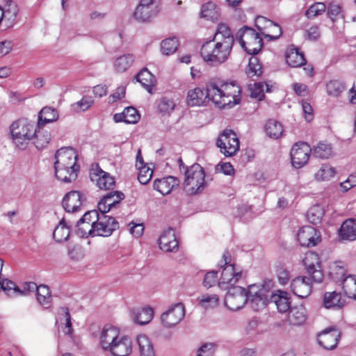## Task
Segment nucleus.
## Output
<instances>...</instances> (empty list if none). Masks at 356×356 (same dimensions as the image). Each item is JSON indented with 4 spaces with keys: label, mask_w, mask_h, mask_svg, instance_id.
<instances>
[{
    "label": "nucleus",
    "mask_w": 356,
    "mask_h": 356,
    "mask_svg": "<svg viewBox=\"0 0 356 356\" xmlns=\"http://www.w3.org/2000/svg\"><path fill=\"white\" fill-rule=\"evenodd\" d=\"M211 101L220 108H231L241 102V88L234 82L220 86L214 82L207 83L206 90L195 88L187 92L186 103L190 106L206 105Z\"/></svg>",
    "instance_id": "nucleus-1"
},
{
    "label": "nucleus",
    "mask_w": 356,
    "mask_h": 356,
    "mask_svg": "<svg viewBox=\"0 0 356 356\" xmlns=\"http://www.w3.org/2000/svg\"><path fill=\"white\" fill-rule=\"evenodd\" d=\"M234 38L229 26L220 24L212 40L201 47V56L209 65L217 67L225 63L231 54Z\"/></svg>",
    "instance_id": "nucleus-2"
},
{
    "label": "nucleus",
    "mask_w": 356,
    "mask_h": 356,
    "mask_svg": "<svg viewBox=\"0 0 356 356\" xmlns=\"http://www.w3.org/2000/svg\"><path fill=\"white\" fill-rule=\"evenodd\" d=\"M273 283L271 280L264 281L263 284L249 286V294L252 300V308L259 311L264 308L268 303H274L281 313L287 312L290 308V302L287 293L282 291H272Z\"/></svg>",
    "instance_id": "nucleus-3"
},
{
    "label": "nucleus",
    "mask_w": 356,
    "mask_h": 356,
    "mask_svg": "<svg viewBox=\"0 0 356 356\" xmlns=\"http://www.w3.org/2000/svg\"><path fill=\"white\" fill-rule=\"evenodd\" d=\"M78 154L74 149L64 147L58 149L55 154V176L63 182L70 183L74 181L80 169L77 163Z\"/></svg>",
    "instance_id": "nucleus-4"
},
{
    "label": "nucleus",
    "mask_w": 356,
    "mask_h": 356,
    "mask_svg": "<svg viewBox=\"0 0 356 356\" xmlns=\"http://www.w3.org/2000/svg\"><path fill=\"white\" fill-rule=\"evenodd\" d=\"M9 134L15 147L24 149L35 134V124L26 118L14 121L9 127Z\"/></svg>",
    "instance_id": "nucleus-5"
},
{
    "label": "nucleus",
    "mask_w": 356,
    "mask_h": 356,
    "mask_svg": "<svg viewBox=\"0 0 356 356\" xmlns=\"http://www.w3.org/2000/svg\"><path fill=\"white\" fill-rule=\"evenodd\" d=\"M184 175V187L188 195H193L203 191L207 184L204 171L200 164L194 163L186 168Z\"/></svg>",
    "instance_id": "nucleus-6"
},
{
    "label": "nucleus",
    "mask_w": 356,
    "mask_h": 356,
    "mask_svg": "<svg viewBox=\"0 0 356 356\" xmlns=\"http://www.w3.org/2000/svg\"><path fill=\"white\" fill-rule=\"evenodd\" d=\"M222 259L225 266L222 270L218 286L221 289L227 290L236 286L235 284L243 277V271L239 266L229 264L232 259L229 252L225 251L223 253Z\"/></svg>",
    "instance_id": "nucleus-7"
},
{
    "label": "nucleus",
    "mask_w": 356,
    "mask_h": 356,
    "mask_svg": "<svg viewBox=\"0 0 356 356\" xmlns=\"http://www.w3.org/2000/svg\"><path fill=\"white\" fill-rule=\"evenodd\" d=\"M236 37L241 47L249 54H257L263 47V40L254 29L244 26L237 32Z\"/></svg>",
    "instance_id": "nucleus-8"
},
{
    "label": "nucleus",
    "mask_w": 356,
    "mask_h": 356,
    "mask_svg": "<svg viewBox=\"0 0 356 356\" xmlns=\"http://www.w3.org/2000/svg\"><path fill=\"white\" fill-rule=\"evenodd\" d=\"M225 297V305L232 311L241 309L249 300L252 305L251 297L249 294V288L246 291L241 286H234L227 289Z\"/></svg>",
    "instance_id": "nucleus-9"
},
{
    "label": "nucleus",
    "mask_w": 356,
    "mask_h": 356,
    "mask_svg": "<svg viewBox=\"0 0 356 356\" xmlns=\"http://www.w3.org/2000/svg\"><path fill=\"white\" fill-rule=\"evenodd\" d=\"M216 145L225 156H231L239 149V140L232 130L225 129L218 136Z\"/></svg>",
    "instance_id": "nucleus-10"
},
{
    "label": "nucleus",
    "mask_w": 356,
    "mask_h": 356,
    "mask_svg": "<svg viewBox=\"0 0 356 356\" xmlns=\"http://www.w3.org/2000/svg\"><path fill=\"white\" fill-rule=\"evenodd\" d=\"M185 312V306L183 303H175L161 315V323L165 327H174L184 319Z\"/></svg>",
    "instance_id": "nucleus-11"
},
{
    "label": "nucleus",
    "mask_w": 356,
    "mask_h": 356,
    "mask_svg": "<svg viewBox=\"0 0 356 356\" xmlns=\"http://www.w3.org/2000/svg\"><path fill=\"white\" fill-rule=\"evenodd\" d=\"M302 261L307 274L312 278L313 282L316 283L322 282L324 275L318 254L313 252H309L305 254Z\"/></svg>",
    "instance_id": "nucleus-12"
},
{
    "label": "nucleus",
    "mask_w": 356,
    "mask_h": 356,
    "mask_svg": "<svg viewBox=\"0 0 356 356\" xmlns=\"http://www.w3.org/2000/svg\"><path fill=\"white\" fill-rule=\"evenodd\" d=\"M95 236L107 237L112 234L113 231L118 229V222L113 217L106 215V213L99 214L96 223L93 225Z\"/></svg>",
    "instance_id": "nucleus-13"
},
{
    "label": "nucleus",
    "mask_w": 356,
    "mask_h": 356,
    "mask_svg": "<svg viewBox=\"0 0 356 356\" xmlns=\"http://www.w3.org/2000/svg\"><path fill=\"white\" fill-rule=\"evenodd\" d=\"M311 151V147L307 143H296L291 150L292 165L296 168L305 165L309 160Z\"/></svg>",
    "instance_id": "nucleus-14"
},
{
    "label": "nucleus",
    "mask_w": 356,
    "mask_h": 356,
    "mask_svg": "<svg viewBox=\"0 0 356 356\" xmlns=\"http://www.w3.org/2000/svg\"><path fill=\"white\" fill-rule=\"evenodd\" d=\"M90 179L102 190H111L115 186L114 177L102 170L97 165L92 168L90 174Z\"/></svg>",
    "instance_id": "nucleus-15"
},
{
    "label": "nucleus",
    "mask_w": 356,
    "mask_h": 356,
    "mask_svg": "<svg viewBox=\"0 0 356 356\" xmlns=\"http://www.w3.org/2000/svg\"><path fill=\"white\" fill-rule=\"evenodd\" d=\"M312 278L309 275L297 277L291 283V291L299 298H307L312 293Z\"/></svg>",
    "instance_id": "nucleus-16"
},
{
    "label": "nucleus",
    "mask_w": 356,
    "mask_h": 356,
    "mask_svg": "<svg viewBox=\"0 0 356 356\" xmlns=\"http://www.w3.org/2000/svg\"><path fill=\"white\" fill-rule=\"evenodd\" d=\"M158 13L155 0H141L136 8L134 16L139 21L146 22L156 15Z\"/></svg>",
    "instance_id": "nucleus-17"
},
{
    "label": "nucleus",
    "mask_w": 356,
    "mask_h": 356,
    "mask_svg": "<svg viewBox=\"0 0 356 356\" xmlns=\"http://www.w3.org/2000/svg\"><path fill=\"white\" fill-rule=\"evenodd\" d=\"M111 353L113 356H128L132 352V342L127 335H115Z\"/></svg>",
    "instance_id": "nucleus-18"
},
{
    "label": "nucleus",
    "mask_w": 356,
    "mask_h": 356,
    "mask_svg": "<svg viewBox=\"0 0 356 356\" xmlns=\"http://www.w3.org/2000/svg\"><path fill=\"white\" fill-rule=\"evenodd\" d=\"M124 197L125 195L120 191L109 192L104 195L99 202L98 209L101 213H107L112 209L116 208Z\"/></svg>",
    "instance_id": "nucleus-19"
},
{
    "label": "nucleus",
    "mask_w": 356,
    "mask_h": 356,
    "mask_svg": "<svg viewBox=\"0 0 356 356\" xmlns=\"http://www.w3.org/2000/svg\"><path fill=\"white\" fill-rule=\"evenodd\" d=\"M298 240L302 246H314L320 241V234L312 226L301 227L297 234Z\"/></svg>",
    "instance_id": "nucleus-20"
},
{
    "label": "nucleus",
    "mask_w": 356,
    "mask_h": 356,
    "mask_svg": "<svg viewBox=\"0 0 356 356\" xmlns=\"http://www.w3.org/2000/svg\"><path fill=\"white\" fill-rule=\"evenodd\" d=\"M83 202L82 195L79 191H72L65 195L63 200V207L67 212L78 211Z\"/></svg>",
    "instance_id": "nucleus-21"
},
{
    "label": "nucleus",
    "mask_w": 356,
    "mask_h": 356,
    "mask_svg": "<svg viewBox=\"0 0 356 356\" xmlns=\"http://www.w3.org/2000/svg\"><path fill=\"white\" fill-rule=\"evenodd\" d=\"M160 248L165 252H174L178 249V242L175 232L169 229L163 232L159 240Z\"/></svg>",
    "instance_id": "nucleus-22"
},
{
    "label": "nucleus",
    "mask_w": 356,
    "mask_h": 356,
    "mask_svg": "<svg viewBox=\"0 0 356 356\" xmlns=\"http://www.w3.org/2000/svg\"><path fill=\"white\" fill-rule=\"evenodd\" d=\"M179 181L176 177L169 176L156 179L153 186L155 190L165 195L169 194L175 187L179 186Z\"/></svg>",
    "instance_id": "nucleus-23"
},
{
    "label": "nucleus",
    "mask_w": 356,
    "mask_h": 356,
    "mask_svg": "<svg viewBox=\"0 0 356 356\" xmlns=\"http://www.w3.org/2000/svg\"><path fill=\"white\" fill-rule=\"evenodd\" d=\"M341 240L353 241L356 239V222L353 218L343 221L339 229Z\"/></svg>",
    "instance_id": "nucleus-24"
},
{
    "label": "nucleus",
    "mask_w": 356,
    "mask_h": 356,
    "mask_svg": "<svg viewBox=\"0 0 356 356\" xmlns=\"http://www.w3.org/2000/svg\"><path fill=\"white\" fill-rule=\"evenodd\" d=\"M134 60L135 57L131 54L118 56L113 61L114 70L118 73L124 72L133 65Z\"/></svg>",
    "instance_id": "nucleus-25"
},
{
    "label": "nucleus",
    "mask_w": 356,
    "mask_h": 356,
    "mask_svg": "<svg viewBox=\"0 0 356 356\" xmlns=\"http://www.w3.org/2000/svg\"><path fill=\"white\" fill-rule=\"evenodd\" d=\"M154 316V310L151 307H143L133 312L132 319L138 325L149 323Z\"/></svg>",
    "instance_id": "nucleus-26"
},
{
    "label": "nucleus",
    "mask_w": 356,
    "mask_h": 356,
    "mask_svg": "<svg viewBox=\"0 0 356 356\" xmlns=\"http://www.w3.org/2000/svg\"><path fill=\"white\" fill-rule=\"evenodd\" d=\"M344 300L339 292H326L323 297V305L325 308H341L344 305Z\"/></svg>",
    "instance_id": "nucleus-27"
},
{
    "label": "nucleus",
    "mask_w": 356,
    "mask_h": 356,
    "mask_svg": "<svg viewBox=\"0 0 356 356\" xmlns=\"http://www.w3.org/2000/svg\"><path fill=\"white\" fill-rule=\"evenodd\" d=\"M62 316L59 317L56 323L58 324V330L63 334H72L73 330L71 323V316L69 310L66 307L60 308Z\"/></svg>",
    "instance_id": "nucleus-28"
},
{
    "label": "nucleus",
    "mask_w": 356,
    "mask_h": 356,
    "mask_svg": "<svg viewBox=\"0 0 356 356\" xmlns=\"http://www.w3.org/2000/svg\"><path fill=\"white\" fill-rule=\"evenodd\" d=\"M137 81L149 92L152 93V87L154 86L155 79L154 75L147 68L142 69L135 76Z\"/></svg>",
    "instance_id": "nucleus-29"
},
{
    "label": "nucleus",
    "mask_w": 356,
    "mask_h": 356,
    "mask_svg": "<svg viewBox=\"0 0 356 356\" xmlns=\"http://www.w3.org/2000/svg\"><path fill=\"white\" fill-rule=\"evenodd\" d=\"M58 118V111L51 107H44L39 113L38 127H42L47 123L57 120Z\"/></svg>",
    "instance_id": "nucleus-30"
},
{
    "label": "nucleus",
    "mask_w": 356,
    "mask_h": 356,
    "mask_svg": "<svg viewBox=\"0 0 356 356\" xmlns=\"http://www.w3.org/2000/svg\"><path fill=\"white\" fill-rule=\"evenodd\" d=\"M34 144L37 149H42L47 147L51 140L50 133L43 129L41 127H35V134L33 136Z\"/></svg>",
    "instance_id": "nucleus-31"
},
{
    "label": "nucleus",
    "mask_w": 356,
    "mask_h": 356,
    "mask_svg": "<svg viewBox=\"0 0 356 356\" xmlns=\"http://www.w3.org/2000/svg\"><path fill=\"white\" fill-rule=\"evenodd\" d=\"M286 60L288 65L292 67H300L305 63L303 54L294 48L290 49L286 51Z\"/></svg>",
    "instance_id": "nucleus-32"
},
{
    "label": "nucleus",
    "mask_w": 356,
    "mask_h": 356,
    "mask_svg": "<svg viewBox=\"0 0 356 356\" xmlns=\"http://www.w3.org/2000/svg\"><path fill=\"white\" fill-rule=\"evenodd\" d=\"M137 342L139 346L140 356H154L153 344L147 335H138Z\"/></svg>",
    "instance_id": "nucleus-33"
},
{
    "label": "nucleus",
    "mask_w": 356,
    "mask_h": 356,
    "mask_svg": "<svg viewBox=\"0 0 356 356\" xmlns=\"http://www.w3.org/2000/svg\"><path fill=\"white\" fill-rule=\"evenodd\" d=\"M220 13L215 3L209 1L202 5L200 17L207 20L214 21L218 19Z\"/></svg>",
    "instance_id": "nucleus-34"
},
{
    "label": "nucleus",
    "mask_w": 356,
    "mask_h": 356,
    "mask_svg": "<svg viewBox=\"0 0 356 356\" xmlns=\"http://www.w3.org/2000/svg\"><path fill=\"white\" fill-rule=\"evenodd\" d=\"M346 270L341 261L334 263L330 266L329 276L335 282H341L345 279Z\"/></svg>",
    "instance_id": "nucleus-35"
},
{
    "label": "nucleus",
    "mask_w": 356,
    "mask_h": 356,
    "mask_svg": "<svg viewBox=\"0 0 356 356\" xmlns=\"http://www.w3.org/2000/svg\"><path fill=\"white\" fill-rule=\"evenodd\" d=\"M342 289L349 298L356 300V275H348L343 280Z\"/></svg>",
    "instance_id": "nucleus-36"
},
{
    "label": "nucleus",
    "mask_w": 356,
    "mask_h": 356,
    "mask_svg": "<svg viewBox=\"0 0 356 356\" xmlns=\"http://www.w3.org/2000/svg\"><path fill=\"white\" fill-rule=\"evenodd\" d=\"M265 131L270 138L277 139L282 135L283 127L280 122L270 119L266 124Z\"/></svg>",
    "instance_id": "nucleus-37"
},
{
    "label": "nucleus",
    "mask_w": 356,
    "mask_h": 356,
    "mask_svg": "<svg viewBox=\"0 0 356 356\" xmlns=\"http://www.w3.org/2000/svg\"><path fill=\"white\" fill-rule=\"evenodd\" d=\"M341 335H317L319 346L325 350L334 349L340 339Z\"/></svg>",
    "instance_id": "nucleus-38"
},
{
    "label": "nucleus",
    "mask_w": 356,
    "mask_h": 356,
    "mask_svg": "<svg viewBox=\"0 0 356 356\" xmlns=\"http://www.w3.org/2000/svg\"><path fill=\"white\" fill-rule=\"evenodd\" d=\"M70 228L64 220L56 227L53 233L54 239L58 243L66 241L70 236Z\"/></svg>",
    "instance_id": "nucleus-39"
},
{
    "label": "nucleus",
    "mask_w": 356,
    "mask_h": 356,
    "mask_svg": "<svg viewBox=\"0 0 356 356\" xmlns=\"http://www.w3.org/2000/svg\"><path fill=\"white\" fill-rule=\"evenodd\" d=\"M289 322L293 325H300L306 321L305 309L302 307H294L289 310Z\"/></svg>",
    "instance_id": "nucleus-40"
},
{
    "label": "nucleus",
    "mask_w": 356,
    "mask_h": 356,
    "mask_svg": "<svg viewBox=\"0 0 356 356\" xmlns=\"http://www.w3.org/2000/svg\"><path fill=\"white\" fill-rule=\"evenodd\" d=\"M199 305L204 309H213L219 304V298L216 294H203L198 297Z\"/></svg>",
    "instance_id": "nucleus-41"
},
{
    "label": "nucleus",
    "mask_w": 356,
    "mask_h": 356,
    "mask_svg": "<svg viewBox=\"0 0 356 356\" xmlns=\"http://www.w3.org/2000/svg\"><path fill=\"white\" fill-rule=\"evenodd\" d=\"M36 297L40 305L45 308L50 307L51 295L49 289L46 285H40L36 289Z\"/></svg>",
    "instance_id": "nucleus-42"
},
{
    "label": "nucleus",
    "mask_w": 356,
    "mask_h": 356,
    "mask_svg": "<svg viewBox=\"0 0 356 356\" xmlns=\"http://www.w3.org/2000/svg\"><path fill=\"white\" fill-rule=\"evenodd\" d=\"M268 40H274L278 39L282 35L281 27L273 22H268V26H265V30L261 33Z\"/></svg>",
    "instance_id": "nucleus-43"
},
{
    "label": "nucleus",
    "mask_w": 356,
    "mask_h": 356,
    "mask_svg": "<svg viewBox=\"0 0 356 356\" xmlns=\"http://www.w3.org/2000/svg\"><path fill=\"white\" fill-rule=\"evenodd\" d=\"M335 174V169L332 166L328 164H323L314 176L317 181H327L333 177Z\"/></svg>",
    "instance_id": "nucleus-44"
},
{
    "label": "nucleus",
    "mask_w": 356,
    "mask_h": 356,
    "mask_svg": "<svg viewBox=\"0 0 356 356\" xmlns=\"http://www.w3.org/2000/svg\"><path fill=\"white\" fill-rule=\"evenodd\" d=\"M94 226L89 224L88 222H84L79 220L76 225V233L81 238H86L88 236H95Z\"/></svg>",
    "instance_id": "nucleus-45"
},
{
    "label": "nucleus",
    "mask_w": 356,
    "mask_h": 356,
    "mask_svg": "<svg viewBox=\"0 0 356 356\" xmlns=\"http://www.w3.org/2000/svg\"><path fill=\"white\" fill-rule=\"evenodd\" d=\"M324 215V210L320 205L312 207L307 213V218L309 222L312 224L319 223Z\"/></svg>",
    "instance_id": "nucleus-46"
},
{
    "label": "nucleus",
    "mask_w": 356,
    "mask_h": 356,
    "mask_svg": "<svg viewBox=\"0 0 356 356\" xmlns=\"http://www.w3.org/2000/svg\"><path fill=\"white\" fill-rule=\"evenodd\" d=\"M0 289L3 290L10 296H18L21 293V289L15 284L14 282L8 279L0 280Z\"/></svg>",
    "instance_id": "nucleus-47"
},
{
    "label": "nucleus",
    "mask_w": 356,
    "mask_h": 356,
    "mask_svg": "<svg viewBox=\"0 0 356 356\" xmlns=\"http://www.w3.org/2000/svg\"><path fill=\"white\" fill-rule=\"evenodd\" d=\"M93 104L94 100L92 97L84 96L80 101L72 104L71 108L74 112L79 113L88 110Z\"/></svg>",
    "instance_id": "nucleus-48"
},
{
    "label": "nucleus",
    "mask_w": 356,
    "mask_h": 356,
    "mask_svg": "<svg viewBox=\"0 0 356 356\" xmlns=\"http://www.w3.org/2000/svg\"><path fill=\"white\" fill-rule=\"evenodd\" d=\"M178 46L179 42L176 38H167L162 41L161 49L162 53L168 56L175 53Z\"/></svg>",
    "instance_id": "nucleus-49"
},
{
    "label": "nucleus",
    "mask_w": 356,
    "mask_h": 356,
    "mask_svg": "<svg viewBox=\"0 0 356 356\" xmlns=\"http://www.w3.org/2000/svg\"><path fill=\"white\" fill-rule=\"evenodd\" d=\"M332 147L329 144L319 143L313 149L314 156L321 159H327L332 155Z\"/></svg>",
    "instance_id": "nucleus-50"
},
{
    "label": "nucleus",
    "mask_w": 356,
    "mask_h": 356,
    "mask_svg": "<svg viewBox=\"0 0 356 356\" xmlns=\"http://www.w3.org/2000/svg\"><path fill=\"white\" fill-rule=\"evenodd\" d=\"M344 90L343 83L337 80L330 81L326 85L327 93L334 97H339Z\"/></svg>",
    "instance_id": "nucleus-51"
},
{
    "label": "nucleus",
    "mask_w": 356,
    "mask_h": 356,
    "mask_svg": "<svg viewBox=\"0 0 356 356\" xmlns=\"http://www.w3.org/2000/svg\"><path fill=\"white\" fill-rule=\"evenodd\" d=\"M175 105L172 99L163 97L159 102L158 109L160 113L169 115L175 109Z\"/></svg>",
    "instance_id": "nucleus-52"
},
{
    "label": "nucleus",
    "mask_w": 356,
    "mask_h": 356,
    "mask_svg": "<svg viewBox=\"0 0 356 356\" xmlns=\"http://www.w3.org/2000/svg\"><path fill=\"white\" fill-rule=\"evenodd\" d=\"M248 76H259L262 74L261 65L259 63L257 58L252 57L249 60L248 69L246 71Z\"/></svg>",
    "instance_id": "nucleus-53"
},
{
    "label": "nucleus",
    "mask_w": 356,
    "mask_h": 356,
    "mask_svg": "<svg viewBox=\"0 0 356 356\" xmlns=\"http://www.w3.org/2000/svg\"><path fill=\"white\" fill-rule=\"evenodd\" d=\"M326 10V6L323 3H315L311 6L309 9L306 11V16L309 19L314 18L319 15H321Z\"/></svg>",
    "instance_id": "nucleus-54"
},
{
    "label": "nucleus",
    "mask_w": 356,
    "mask_h": 356,
    "mask_svg": "<svg viewBox=\"0 0 356 356\" xmlns=\"http://www.w3.org/2000/svg\"><path fill=\"white\" fill-rule=\"evenodd\" d=\"M138 170V181L143 185L147 184L152 177L153 170L150 168L146 166L139 167Z\"/></svg>",
    "instance_id": "nucleus-55"
},
{
    "label": "nucleus",
    "mask_w": 356,
    "mask_h": 356,
    "mask_svg": "<svg viewBox=\"0 0 356 356\" xmlns=\"http://www.w3.org/2000/svg\"><path fill=\"white\" fill-rule=\"evenodd\" d=\"M125 115V122L127 124H135L136 123L140 116L138 113L137 110L134 107H127L124 110Z\"/></svg>",
    "instance_id": "nucleus-56"
},
{
    "label": "nucleus",
    "mask_w": 356,
    "mask_h": 356,
    "mask_svg": "<svg viewBox=\"0 0 356 356\" xmlns=\"http://www.w3.org/2000/svg\"><path fill=\"white\" fill-rule=\"evenodd\" d=\"M215 347L216 346L213 343H203L199 348L196 356H213Z\"/></svg>",
    "instance_id": "nucleus-57"
},
{
    "label": "nucleus",
    "mask_w": 356,
    "mask_h": 356,
    "mask_svg": "<svg viewBox=\"0 0 356 356\" xmlns=\"http://www.w3.org/2000/svg\"><path fill=\"white\" fill-rule=\"evenodd\" d=\"M218 273L215 270L208 272L204 278L203 285L207 288H210L217 282Z\"/></svg>",
    "instance_id": "nucleus-58"
},
{
    "label": "nucleus",
    "mask_w": 356,
    "mask_h": 356,
    "mask_svg": "<svg viewBox=\"0 0 356 356\" xmlns=\"http://www.w3.org/2000/svg\"><path fill=\"white\" fill-rule=\"evenodd\" d=\"M264 88H266V90H268V85L264 84L262 83H255L254 88L251 91V97L254 98H257L259 100L262 99L264 97Z\"/></svg>",
    "instance_id": "nucleus-59"
},
{
    "label": "nucleus",
    "mask_w": 356,
    "mask_h": 356,
    "mask_svg": "<svg viewBox=\"0 0 356 356\" xmlns=\"http://www.w3.org/2000/svg\"><path fill=\"white\" fill-rule=\"evenodd\" d=\"M99 213L96 210L89 211L85 213L81 218L79 220L83 221L84 222H88L89 224L93 225L96 223L97 218L98 219Z\"/></svg>",
    "instance_id": "nucleus-60"
},
{
    "label": "nucleus",
    "mask_w": 356,
    "mask_h": 356,
    "mask_svg": "<svg viewBox=\"0 0 356 356\" xmlns=\"http://www.w3.org/2000/svg\"><path fill=\"white\" fill-rule=\"evenodd\" d=\"M113 341L114 337L112 335H101L99 343L102 349L111 352V346H113Z\"/></svg>",
    "instance_id": "nucleus-61"
},
{
    "label": "nucleus",
    "mask_w": 356,
    "mask_h": 356,
    "mask_svg": "<svg viewBox=\"0 0 356 356\" xmlns=\"http://www.w3.org/2000/svg\"><path fill=\"white\" fill-rule=\"evenodd\" d=\"M340 186L343 192H347L356 186V175H350L346 181L340 184Z\"/></svg>",
    "instance_id": "nucleus-62"
},
{
    "label": "nucleus",
    "mask_w": 356,
    "mask_h": 356,
    "mask_svg": "<svg viewBox=\"0 0 356 356\" xmlns=\"http://www.w3.org/2000/svg\"><path fill=\"white\" fill-rule=\"evenodd\" d=\"M125 95V88L123 86L118 87L115 92L109 96L108 102L112 104L118 100L121 99L124 97Z\"/></svg>",
    "instance_id": "nucleus-63"
},
{
    "label": "nucleus",
    "mask_w": 356,
    "mask_h": 356,
    "mask_svg": "<svg viewBox=\"0 0 356 356\" xmlns=\"http://www.w3.org/2000/svg\"><path fill=\"white\" fill-rule=\"evenodd\" d=\"M217 171L222 172L226 175H232L234 172L233 166L229 163H219L216 168Z\"/></svg>",
    "instance_id": "nucleus-64"
}]
</instances>
